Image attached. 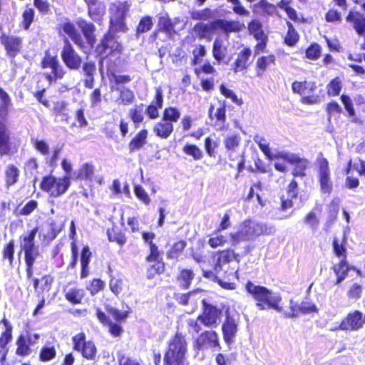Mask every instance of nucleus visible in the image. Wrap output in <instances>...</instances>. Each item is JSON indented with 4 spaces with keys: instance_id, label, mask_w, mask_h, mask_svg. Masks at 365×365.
Returning a JSON list of instances; mask_svg holds the SVG:
<instances>
[{
    "instance_id": "obj_1",
    "label": "nucleus",
    "mask_w": 365,
    "mask_h": 365,
    "mask_svg": "<svg viewBox=\"0 0 365 365\" xmlns=\"http://www.w3.org/2000/svg\"><path fill=\"white\" fill-rule=\"evenodd\" d=\"M38 227L36 226L26 234L19 236V251L18 255L24 254L25 262V271L26 278L31 279L34 290L37 297L48 294L54 282L53 277L49 274H44L41 278L34 277V264L40 255L38 246L36 244V236L38 232Z\"/></svg>"
},
{
    "instance_id": "obj_2",
    "label": "nucleus",
    "mask_w": 365,
    "mask_h": 365,
    "mask_svg": "<svg viewBox=\"0 0 365 365\" xmlns=\"http://www.w3.org/2000/svg\"><path fill=\"white\" fill-rule=\"evenodd\" d=\"M189 346L186 334L177 331L167 342L163 365H189Z\"/></svg>"
},
{
    "instance_id": "obj_3",
    "label": "nucleus",
    "mask_w": 365,
    "mask_h": 365,
    "mask_svg": "<svg viewBox=\"0 0 365 365\" xmlns=\"http://www.w3.org/2000/svg\"><path fill=\"white\" fill-rule=\"evenodd\" d=\"M246 292L252 296L256 302V306L260 310L274 309L282 312L280 306L282 299L280 296L274 294L266 287L255 284L251 281H247L245 285Z\"/></svg>"
},
{
    "instance_id": "obj_4",
    "label": "nucleus",
    "mask_w": 365,
    "mask_h": 365,
    "mask_svg": "<svg viewBox=\"0 0 365 365\" xmlns=\"http://www.w3.org/2000/svg\"><path fill=\"white\" fill-rule=\"evenodd\" d=\"M271 232V229L266 225L253 222L251 220H245L242 222L237 231L230 232L229 237L231 245L234 247L241 242L252 241L262 235H267Z\"/></svg>"
},
{
    "instance_id": "obj_5",
    "label": "nucleus",
    "mask_w": 365,
    "mask_h": 365,
    "mask_svg": "<svg viewBox=\"0 0 365 365\" xmlns=\"http://www.w3.org/2000/svg\"><path fill=\"white\" fill-rule=\"evenodd\" d=\"M106 312L111 315L115 322H113L109 316L101 308L96 309V315L99 322L108 328V332L113 337H119L123 333V328L121 323L125 322L128 317L129 312L120 311L111 306H106Z\"/></svg>"
},
{
    "instance_id": "obj_6",
    "label": "nucleus",
    "mask_w": 365,
    "mask_h": 365,
    "mask_svg": "<svg viewBox=\"0 0 365 365\" xmlns=\"http://www.w3.org/2000/svg\"><path fill=\"white\" fill-rule=\"evenodd\" d=\"M292 0H279L276 4L270 3L268 0H259L253 5V12L262 16H271L278 14V9L284 11L288 18L299 22L297 10L292 6Z\"/></svg>"
},
{
    "instance_id": "obj_7",
    "label": "nucleus",
    "mask_w": 365,
    "mask_h": 365,
    "mask_svg": "<svg viewBox=\"0 0 365 365\" xmlns=\"http://www.w3.org/2000/svg\"><path fill=\"white\" fill-rule=\"evenodd\" d=\"M242 143V138L239 133H234L226 135L223 139V145L230 161V167L237 170L235 178H237L240 174L245 169V158L243 154L234 153L239 149Z\"/></svg>"
},
{
    "instance_id": "obj_8",
    "label": "nucleus",
    "mask_w": 365,
    "mask_h": 365,
    "mask_svg": "<svg viewBox=\"0 0 365 365\" xmlns=\"http://www.w3.org/2000/svg\"><path fill=\"white\" fill-rule=\"evenodd\" d=\"M123 51V46L114 34L106 31L95 46L96 56L99 58V63L102 65L103 61L115 56H120Z\"/></svg>"
},
{
    "instance_id": "obj_9",
    "label": "nucleus",
    "mask_w": 365,
    "mask_h": 365,
    "mask_svg": "<svg viewBox=\"0 0 365 365\" xmlns=\"http://www.w3.org/2000/svg\"><path fill=\"white\" fill-rule=\"evenodd\" d=\"M71 185L69 176L57 177L48 174L42 177L39 188L50 197L57 198L65 194Z\"/></svg>"
},
{
    "instance_id": "obj_10",
    "label": "nucleus",
    "mask_w": 365,
    "mask_h": 365,
    "mask_svg": "<svg viewBox=\"0 0 365 365\" xmlns=\"http://www.w3.org/2000/svg\"><path fill=\"white\" fill-rule=\"evenodd\" d=\"M40 67L42 69H51L50 72L43 74L50 85L63 79L66 73V71L59 62L57 55H52L49 49L45 51L44 56L40 61Z\"/></svg>"
},
{
    "instance_id": "obj_11",
    "label": "nucleus",
    "mask_w": 365,
    "mask_h": 365,
    "mask_svg": "<svg viewBox=\"0 0 365 365\" xmlns=\"http://www.w3.org/2000/svg\"><path fill=\"white\" fill-rule=\"evenodd\" d=\"M292 91L301 96L300 102L305 105H312L320 101V97L316 93L317 83L314 81H294L292 83Z\"/></svg>"
},
{
    "instance_id": "obj_12",
    "label": "nucleus",
    "mask_w": 365,
    "mask_h": 365,
    "mask_svg": "<svg viewBox=\"0 0 365 365\" xmlns=\"http://www.w3.org/2000/svg\"><path fill=\"white\" fill-rule=\"evenodd\" d=\"M202 309L197 316V319L204 327L217 328L222 317V309L215 304L208 302L205 299L201 300Z\"/></svg>"
},
{
    "instance_id": "obj_13",
    "label": "nucleus",
    "mask_w": 365,
    "mask_h": 365,
    "mask_svg": "<svg viewBox=\"0 0 365 365\" xmlns=\"http://www.w3.org/2000/svg\"><path fill=\"white\" fill-rule=\"evenodd\" d=\"M73 349L81 354V356L91 361L97 359L98 349L94 341L87 340L86 335L81 331L72 336Z\"/></svg>"
},
{
    "instance_id": "obj_14",
    "label": "nucleus",
    "mask_w": 365,
    "mask_h": 365,
    "mask_svg": "<svg viewBox=\"0 0 365 365\" xmlns=\"http://www.w3.org/2000/svg\"><path fill=\"white\" fill-rule=\"evenodd\" d=\"M2 108L0 107V156L13 155L18 151V146L11 141L9 129L6 125L7 110L1 114Z\"/></svg>"
},
{
    "instance_id": "obj_15",
    "label": "nucleus",
    "mask_w": 365,
    "mask_h": 365,
    "mask_svg": "<svg viewBox=\"0 0 365 365\" xmlns=\"http://www.w3.org/2000/svg\"><path fill=\"white\" fill-rule=\"evenodd\" d=\"M33 148L41 155L46 157L45 163L49 167H55L59 158V155L62 151L61 146H56L50 150L49 144L43 139L31 140Z\"/></svg>"
},
{
    "instance_id": "obj_16",
    "label": "nucleus",
    "mask_w": 365,
    "mask_h": 365,
    "mask_svg": "<svg viewBox=\"0 0 365 365\" xmlns=\"http://www.w3.org/2000/svg\"><path fill=\"white\" fill-rule=\"evenodd\" d=\"M318 165V181L321 192L324 194L330 195L333 190V182L331 179L329 162L327 158L320 153L317 159Z\"/></svg>"
},
{
    "instance_id": "obj_17",
    "label": "nucleus",
    "mask_w": 365,
    "mask_h": 365,
    "mask_svg": "<svg viewBox=\"0 0 365 365\" xmlns=\"http://www.w3.org/2000/svg\"><path fill=\"white\" fill-rule=\"evenodd\" d=\"M276 158H280L292 165V175L294 178H304L307 175V170L309 168V162L305 158H301L294 153H279L275 155Z\"/></svg>"
},
{
    "instance_id": "obj_18",
    "label": "nucleus",
    "mask_w": 365,
    "mask_h": 365,
    "mask_svg": "<svg viewBox=\"0 0 365 365\" xmlns=\"http://www.w3.org/2000/svg\"><path fill=\"white\" fill-rule=\"evenodd\" d=\"M365 324V314L357 309L352 310L341 320L339 325L331 331H358Z\"/></svg>"
},
{
    "instance_id": "obj_19",
    "label": "nucleus",
    "mask_w": 365,
    "mask_h": 365,
    "mask_svg": "<svg viewBox=\"0 0 365 365\" xmlns=\"http://www.w3.org/2000/svg\"><path fill=\"white\" fill-rule=\"evenodd\" d=\"M61 58L65 66L70 70H78L82 65V58L74 48L68 38H63Z\"/></svg>"
},
{
    "instance_id": "obj_20",
    "label": "nucleus",
    "mask_w": 365,
    "mask_h": 365,
    "mask_svg": "<svg viewBox=\"0 0 365 365\" xmlns=\"http://www.w3.org/2000/svg\"><path fill=\"white\" fill-rule=\"evenodd\" d=\"M194 348L198 351L208 349H221L217 332L212 329L201 332L194 341Z\"/></svg>"
},
{
    "instance_id": "obj_21",
    "label": "nucleus",
    "mask_w": 365,
    "mask_h": 365,
    "mask_svg": "<svg viewBox=\"0 0 365 365\" xmlns=\"http://www.w3.org/2000/svg\"><path fill=\"white\" fill-rule=\"evenodd\" d=\"M0 43L4 47L6 55L11 59H14L23 48L22 38L18 36L1 34Z\"/></svg>"
},
{
    "instance_id": "obj_22",
    "label": "nucleus",
    "mask_w": 365,
    "mask_h": 365,
    "mask_svg": "<svg viewBox=\"0 0 365 365\" xmlns=\"http://www.w3.org/2000/svg\"><path fill=\"white\" fill-rule=\"evenodd\" d=\"M225 343L231 345L238 332V320L230 314L229 309L225 311V318L221 327Z\"/></svg>"
},
{
    "instance_id": "obj_23",
    "label": "nucleus",
    "mask_w": 365,
    "mask_h": 365,
    "mask_svg": "<svg viewBox=\"0 0 365 365\" xmlns=\"http://www.w3.org/2000/svg\"><path fill=\"white\" fill-rule=\"evenodd\" d=\"M215 255L217 257L213 264L212 269L216 274L220 273L223 269V267L225 264L232 261H235L237 263H240L241 261L240 255L230 247L218 250L216 252Z\"/></svg>"
},
{
    "instance_id": "obj_24",
    "label": "nucleus",
    "mask_w": 365,
    "mask_h": 365,
    "mask_svg": "<svg viewBox=\"0 0 365 365\" xmlns=\"http://www.w3.org/2000/svg\"><path fill=\"white\" fill-rule=\"evenodd\" d=\"M287 195L282 194L280 195V205L279 210L286 212L287 210L294 207V200L298 197L299 184L296 180L292 179L286 187Z\"/></svg>"
},
{
    "instance_id": "obj_25",
    "label": "nucleus",
    "mask_w": 365,
    "mask_h": 365,
    "mask_svg": "<svg viewBox=\"0 0 365 365\" xmlns=\"http://www.w3.org/2000/svg\"><path fill=\"white\" fill-rule=\"evenodd\" d=\"M252 49L249 46H244L237 54V57L232 64L231 69L235 73L246 71L252 63Z\"/></svg>"
},
{
    "instance_id": "obj_26",
    "label": "nucleus",
    "mask_w": 365,
    "mask_h": 365,
    "mask_svg": "<svg viewBox=\"0 0 365 365\" xmlns=\"http://www.w3.org/2000/svg\"><path fill=\"white\" fill-rule=\"evenodd\" d=\"M345 21L349 24L359 36L365 34V15L355 10H349L345 16Z\"/></svg>"
},
{
    "instance_id": "obj_27",
    "label": "nucleus",
    "mask_w": 365,
    "mask_h": 365,
    "mask_svg": "<svg viewBox=\"0 0 365 365\" xmlns=\"http://www.w3.org/2000/svg\"><path fill=\"white\" fill-rule=\"evenodd\" d=\"M345 21L349 24L359 36L365 34V15L355 10H349L345 16Z\"/></svg>"
},
{
    "instance_id": "obj_28",
    "label": "nucleus",
    "mask_w": 365,
    "mask_h": 365,
    "mask_svg": "<svg viewBox=\"0 0 365 365\" xmlns=\"http://www.w3.org/2000/svg\"><path fill=\"white\" fill-rule=\"evenodd\" d=\"M61 29L64 34H67L71 40L77 46V47L84 51L86 48V43L81 34L76 28L75 24L70 21H65L60 25Z\"/></svg>"
},
{
    "instance_id": "obj_29",
    "label": "nucleus",
    "mask_w": 365,
    "mask_h": 365,
    "mask_svg": "<svg viewBox=\"0 0 365 365\" xmlns=\"http://www.w3.org/2000/svg\"><path fill=\"white\" fill-rule=\"evenodd\" d=\"M76 24L84 36L87 44L90 48H93L96 43V36L95 34L96 29L95 25L83 19H78L76 21Z\"/></svg>"
},
{
    "instance_id": "obj_30",
    "label": "nucleus",
    "mask_w": 365,
    "mask_h": 365,
    "mask_svg": "<svg viewBox=\"0 0 365 365\" xmlns=\"http://www.w3.org/2000/svg\"><path fill=\"white\" fill-rule=\"evenodd\" d=\"M148 137V130L143 128L138 131L129 140L128 148L129 153H133L141 150L146 145Z\"/></svg>"
},
{
    "instance_id": "obj_31",
    "label": "nucleus",
    "mask_w": 365,
    "mask_h": 365,
    "mask_svg": "<svg viewBox=\"0 0 365 365\" xmlns=\"http://www.w3.org/2000/svg\"><path fill=\"white\" fill-rule=\"evenodd\" d=\"M153 132L160 139H168L174 132V125L162 117L153 127Z\"/></svg>"
},
{
    "instance_id": "obj_32",
    "label": "nucleus",
    "mask_w": 365,
    "mask_h": 365,
    "mask_svg": "<svg viewBox=\"0 0 365 365\" xmlns=\"http://www.w3.org/2000/svg\"><path fill=\"white\" fill-rule=\"evenodd\" d=\"M216 29H217L216 19L206 24L202 22L197 23L193 28L194 31L200 39H210Z\"/></svg>"
},
{
    "instance_id": "obj_33",
    "label": "nucleus",
    "mask_w": 365,
    "mask_h": 365,
    "mask_svg": "<svg viewBox=\"0 0 365 365\" xmlns=\"http://www.w3.org/2000/svg\"><path fill=\"white\" fill-rule=\"evenodd\" d=\"M208 117L211 120H215L216 125L219 124L221 128H223L227 119L225 101H220V106L216 109L214 105H210L208 109Z\"/></svg>"
},
{
    "instance_id": "obj_34",
    "label": "nucleus",
    "mask_w": 365,
    "mask_h": 365,
    "mask_svg": "<svg viewBox=\"0 0 365 365\" xmlns=\"http://www.w3.org/2000/svg\"><path fill=\"white\" fill-rule=\"evenodd\" d=\"M217 29L225 34L237 33L245 28V24L237 20L216 19Z\"/></svg>"
},
{
    "instance_id": "obj_35",
    "label": "nucleus",
    "mask_w": 365,
    "mask_h": 365,
    "mask_svg": "<svg viewBox=\"0 0 365 365\" xmlns=\"http://www.w3.org/2000/svg\"><path fill=\"white\" fill-rule=\"evenodd\" d=\"M195 277V274L192 269L182 268L179 269L175 279L178 287L181 289L185 290L190 287Z\"/></svg>"
},
{
    "instance_id": "obj_36",
    "label": "nucleus",
    "mask_w": 365,
    "mask_h": 365,
    "mask_svg": "<svg viewBox=\"0 0 365 365\" xmlns=\"http://www.w3.org/2000/svg\"><path fill=\"white\" fill-rule=\"evenodd\" d=\"M83 76V86L85 88L91 89L94 86L95 78L94 76L96 72V63L92 61H86L82 63L81 66Z\"/></svg>"
},
{
    "instance_id": "obj_37",
    "label": "nucleus",
    "mask_w": 365,
    "mask_h": 365,
    "mask_svg": "<svg viewBox=\"0 0 365 365\" xmlns=\"http://www.w3.org/2000/svg\"><path fill=\"white\" fill-rule=\"evenodd\" d=\"M88 6V15L95 22L101 24L105 15V8L96 6L98 0H83Z\"/></svg>"
},
{
    "instance_id": "obj_38",
    "label": "nucleus",
    "mask_w": 365,
    "mask_h": 365,
    "mask_svg": "<svg viewBox=\"0 0 365 365\" xmlns=\"http://www.w3.org/2000/svg\"><path fill=\"white\" fill-rule=\"evenodd\" d=\"M107 273L109 276V289L116 297H118L124 288L123 278L120 274L115 276L110 267H108Z\"/></svg>"
},
{
    "instance_id": "obj_39",
    "label": "nucleus",
    "mask_w": 365,
    "mask_h": 365,
    "mask_svg": "<svg viewBox=\"0 0 365 365\" xmlns=\"http://www.w3.org/2000/svg\"><path fill=\"white\" fill-rule=\"evenodd\" d=\"M276 64V56L273 53L261 56L257 58L255 63V70L258 76H262L269 66Z\"/></svg>"
},
{
    "instance_id": "obj_40",
    "label": "nucleus",
    "mask_w": 365,
    "mask_h": 365,
    "mask_svg": "<svg viewBox=\"0 0 365 365\" xmlns=\"http://www.w3.org/2000/svg\"><path fill=\"white\" fill-rule=\"evenodd\" d=\"M4 174L5 187L9 188L18 182L20 170L14 164L11 163L5 167Z\"/></svg>"
},
{
    "instance_id": "obj_41",
    "label": "nucleus",
    "mask_w": 365,
    "mask_h": 365,
    "mask_svg": "<svg viewBox=\"0 0 365 365\" xmlns=\"http://www.w3.org/2000/svg\"><path fill=\"white\" fill-rule=\"evenodd\" d=\"M68 105L64 101H56L52 108V112L56 118L59 121L68 123L71 120V115Z\"/></svg>"
},
{
    "instance_id": "obj_42",
    "label": "nucleus",
    "mask_w": 365,
    "mask_h": 365,
    "mask_svg": "<svg viewBox=\"0 0 365 365\" xmlns=\"http://www.w3.org/2000/svg\"><path fill=\"white\" fill-rule=\"evenodd\" d=\"M16 354L19 356H27L32 352V349L30 346L33 344L30 338H27L26 336L21 334L18 336L16 341Z\"/></svg>"
},
{
    "instance_id": "obj_43",
    "label": "nucleus",
    "mask_w": 365,
    "mask_h": 365,
    "mask_svg": "<svg viewBox=\"0 0 365 365\" xmlns=\"http://www.w3.org/2000/svg\"><path fill=\"white\" fill-rule=\"evenodd\" d=\"M92 256V253L90 250V248L88 245L83 246L81 250L80 255V261H81V278L84 279L87 277L89 274V264L91 262V258Z\"/></svg>"
},
{
    "instance_id": "obj_44",
    "label": "nucleus",
    "mask_w": 365,
    "mask_h": 365,
    "mask_svg": "<svg viewBox=\"0 0 365 365\" xmlns=\"http://www.w3.org/2000/svg\"><path fill=\"white\" fill-rule=\"evenodd\" d=\"M186 246L187 242L184 240H180L175 242L167 251V258L178 261L179 258L182 255Z\"/></svg>"
},
{
    "instance_id": "obj_45",
    "label": "nucleus",
    "mask_w": 365,
    "mask_h": 365,
    "mask_svg": "<svg viewBox=\"0 0 365 365\" xmlns=\"http://www.w3.org/2000/svg\"><path fill=\"white\" fill-rule=\"evenodd\" d=\"M106 234L110 242H115L120 247H123L127 242L125 233L115 227L107 229Z\"/></svg>"
},
{
    "instance_id": "obj_46",
    "label": "nucleus",
    "mask_w": 365,
    "mask_h": 365,
    "mask_svg": "<svg viewBox=\"0 0 365 365\" xmlns=\"http://www.w3.org/2000/svg\"><path fill=\"white\" fill-rule=\"evenodd\" d=\"M0 324H2L5 327V329L1 332L0 335V348L1 349H8L7 345L11 341L13 336H12V330L13 327L11 323L6 317H3Z\"/></svg>"
},
{
    "instance_id": "obj_47",
    "label": "nucleus",
    "mask_w": 365,
    "mask_h": 365,
    "mask_svg": "<svg viewBox=\"0 0 365 365\" xmlns=\"http://www.w3.org/2000/svg\"><path fill=\"white\" fill-rule=\"evenodd\" d=\"M86 296V292L83 288L73 287L65 292V299L72 304H81Z\"/></svg>"
},
{
    "instance_id": "obj_48",
    "label": "nucleus",
    "mask_w": 365,
    "mask_h": 365,
    "mask_svg": "<svg viewBox=\"0 0 365 365\" xmlns=\"http://www.w3.org/2000/svg\"><path fill=\"white\" fill-rule=\"evenodd\" d=\"M116 90L119 92V95L116 99L118 104L129 106L135 101V93L128 87L118 88Z\"/></svg>"
},
{
    "instance_id": "obj_49",
    "label": "nucleus",
    "mask_w": 365,
    "mask_h": 365,
    "mask_svg": "<svg viewBox=\"0 0 365 365\" xmlns=\"http://www.w3.org/2000/svg\"><path fill=\"white\" fill-rule=\"evenodd\" d=\"M35 19V10L34 8L26 5L21 14V20L19 26L23 30L27 31L30 29Z\"/></svg>"
},
{
    "instance_id": "obj_50",
    "label": "nucleus",
    "mask_w": 365,
    "mask_h": 365,
    "mask_svg": "<svg viewBox=\"0 0 365 365\" xmlns=\"http://www.w3.org/2000/svg\"><path fill=\"white\" fill-rule=\"evenodd\" d=\"M286 24L287 31L283 38L284 43L289 47H294L299 40V34L290 21H287Z\"/></svg>"
},
{
    "instance_id": "obj_51",
    "label": "nucleus",
    "mask_w": 365,
    "mask_h": 365,
    "mask_svg": "<svg viewBox=\"0 0 365 365\" xmlns=\"http://www.w3.org/2000/svg\"><path fill=\"white\" fill-rule=\"evenodd\" d=\"M332 269L336 275L335 284H337L343 281L348 274L349 267L346 258H342L340 262L332 267Z\"/></svg>"
},
{
    "instance_id": "obj_52",
    "label": "nucleus",
    "mask_w": 365,
    "mask_h": 365,
    "mask_svg": "<svg viewBox=\"0 0 365 365\" xmlns=\"http://www.w3.org/2000/svg\"><path fill=\"white\" fill-rule=\"evenodd\" d=\"M128 116L133 123L135 128H138L140 124L144 120L143 104H137L130 108Z\"/></svg>"
},
{
    "instance_id": "obj_53",
    "label": "nucleus",
    "mask_w": 365,
    "mask_h": 365,
    "mask_svg": "<svg viewBox=\"0 0 365 365\" xmlns=\"http://www.w3.org/2000/svg\"><path fill=\"white\" fill-rule=\"evenodd\" d=\"M153 264L150 265L146 269V277L148 279H153L158 275L163 274L165 271V263L163 259L153 261Z\"/></svg>"
},
{
    "instance_id": "obj_54",
    "label": "nucleus",
    "mask_w": 365,
    "mask_h": 365,
    "mask_svg": "<svg viewBox=\"0 0 365 365\" xmlns=\"http://www.w3.org/2000/svg\"><path fill=\"white\" fill-rule=\"evenodd\" d=\"M94 166L92 163L82 164L75 174L74 178L80 180H90L94 174Z\"/></svg>"
},
{
    "instance_id": "obj_55",
    "label": "nucleus",
    "mask_w": 365,
    "mask_h": 365,
    "mask_svg": "<svg viewBox=\"0 0 365 365\" xmlns=\"http://www.w3.org/2000/svg\"><path fill=\"white\" fill-rule=\"evenodd\" d=\"M161 117L164 120L174 125V123H176L180 120L181 117V112L178 108L169 106H166L163 109Z\"/></svg>"
},
{
    "instance_id": "obj_56",
    "label": "nucleus",
    "mask_w": 365,
    "mask_h": 365,
    "mask_svg": "<svg viewBox=\"0 0 365 365\" xmlns=\"http://www.w3.org/2000/svg\"><path fill=\"white\" fill-rule=\"evenodd\" d=\"M343 87L342 79L339 76H336L331 79L327 84V94L329 97H335L339 96Z\"/></svg>"
},
{
    "instance_id": "obj_57",
    "label": "nucleus",
    "mask_w": 365,
    "mask_h": 365,
    "mask_svg": "<svg viewBox=\"0 0 365 365\" xmlns=\"http://www.w3.org/2000/svg\"><path fill=\"white\" fill-rule=\"evenodd\" d=\"M15 254V242L10 240L4 244L2 248V260L7 261L10 267H13Z\"/></svg>"
},
{
    "instance_id": "obj_58",
    "label": "nucleus",
    "mask_w": 365,
    "mask_h": 365,
    "mask_svg": "<svg viewBox=\"0 0 365 365\" xmlns=\"http://www.w3.org/2000/svg\"><path fill=\"white\" fill-rule=\"evenodd\" d=\"M109 24V29L107 31H110L113 34L118 32H125L128 30L125 18L110 17Z\"/></svg>"
},
{
    "instance_id": "obj_59",
    "label": "nucleus",
    "mask_w": 365,
    "mask_h": 365,
    "mask_svg": "<svg viewBox=\"0 0 365 365\" xmlns=\"http://www.w3.org/2000/svg\"><path fill=\"white\" fill-rule=\"evenodd\" d=\"M325 111L329 120H331L339 118L343 109L337 101L333 100L326 105Z\"/></svg>"
},
{
    "instance_id": "obj_60",
    "label": "nucleus",
    "mask_w": 365,
    "mask_h": 365,
    "mask_svg": "<svg viewBox=\"0 0 365 365\" xmlns=\"http://www.w3.org/2000/svg\"><path fill=\"white\" fill-rule=\"evenodd\" d=\"M212 52L214 58L218 63H220L225 58L227 48L225 46H223L222 41L217 38L213 42Z\"/></svg>"
},
{
    "instance_id": "obj_61",
    "label": "nucleus",
    "mask_w": 365,
    "mask_h": 365,
    "mask_svg": "<svg viewBox=\"0 0 365 365\" xmlns=\"http://www.w3.org/2000/svg\"><path fill=\"white\" fill-rule=\"evenodd\" d=\"M129 10V5L127 2H118L113 4L110 9V17L125 18Z\"/></svg>"
},
{
    "instance_id": "obj_62",
    "label": "nucleus",
    "mask_w": 365,
    "mask_h": 365,
    "mask_svg": "<svg viewBox=\"0 0 365 365\" xmlns=\"http://www.w3.org/2000/svg\"><path fill=\"white\" fill-rule=\"evenodd\" d=\"M248 32L254 38L267 36L262 29V24L258 19H252L247 24Z\"/></svg>"
},
{
    "instance_id": "obj_63",
    "label": "nucleus",
    "mask_w": 365,
    "mask_h": 365,
    "mask_svg": "<svg viewBox=\"0 0 365 365\" xmlns=\"http://www.w3.org/2000/svg\"><path fill=\"white\" fill-rule=\"evenodd\" d=\"M56 354L57 351L53 345L43 346L39 351L38 359L42 362L50 361L56 358Z\"/></svg>"
},
{
    "instance_id": "obj_64",
    "label": "nucleus",
    "mask_w": 365,
    "mask_h": 365,
    "mask_svg": "<svg viewBox=\"0 0 365 365\" xmlns=\"http://www.w3.org/2000/svg\"><path fill=\"white\" fill-rule=\"evenodd\" d=\"M153 26V18L148 15L143 16L136 26L135 34L140 35L141 34L149 31Z\"/></svg>"
}]
</instances>
